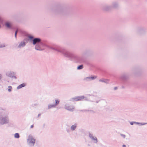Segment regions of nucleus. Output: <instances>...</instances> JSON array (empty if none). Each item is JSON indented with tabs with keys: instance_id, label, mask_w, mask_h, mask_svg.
Listing matches in <instances>:
<instances>
[{
	"instance_id": "2f4dec72",
	"label": "nucleus",
	"mask_w": 147,
	"mask_h": 147,
	"mask_svg": "<svg viewBox=\"0 0 147 147\" xmlns=\"http://www.w3.org/2000/svg\"><path fill=\"white\" fill-rule=\"evenodd\" d=\"M3 22V20L0 17V24H2Z\"/></svg>"
},
{
	"instance_id": "20e7f679",
	"label": "nucleus",
	"mask_w": 147,
	"mask_h": 147,
	"mask_svg": "<svg viewBox=\"0 0 147 147\" xmlns=\"http://www.w3.org/2000/svg\"><path fill=\"white\" fill-rule=\"evenodd\" d=\"M44 46H46L49 48L53 50H55L56 51H58L59 52L61 53V54H62L64 56V53L66 52V51L67 50L61 47H59L57 48H55L52 47H50L49 46L45 44V45H44Z\"/></svg>"
},
{
	"instance_id": "a19ab883",
	"label": "nucleus",
	"mask_w": 147,
	"mask_h": 147,
	"mask_svg": "<svg viewBox=\"0 0 147 147\" xmlns=\"http://www.w3.org/2000/svg\"><path fill=\"white\" fill-rule=\"evenodd\" d=\"M96 103H98V101L96 100Z\"/></svg>"
},
{
	"instance_id": "f3484780",
	"label": "nucleus",
	"mask_w": 147,
	"mask_h": 147,
	"mask_svg": "<svg viewBox=\"0 0 147 147\" xmlns=\"http://www.w3.org/2000/svg\"><path fill=\"white\" fill-rule=\"evenodd\" d=\"M111 6L112 9H116L119 7V4L117 2H113Z\"/></svg>"
},
{
	"instance_id": "a211bd4d",
	"label": "nucleus",
	"mask_w": 147,
	"mask_h": 147,
	"mask_svg": "<svg viewBox=\"0 0 147 147\" xmlns=\"http://www.w3.org/2000/svg\"><path fill=\"white\" fill-rule=\"evenodd\" d=\"M26 45V42L22 41L20 43L19 45L17 47L18 48H21L22 47H24Z\"/></svg>"
},
{
	"instance_id": "a18cd8bd",
	"label": "nucleus",
	"mask_w": 147,
	"mask_h": 147,
	"mask_svg": "<svg viewBox=\"0 0 147 147\" xmlns=\"http://www.w3.org/2000/svg\"><path fill=\"white\" fill-rule=\"evenodd\" d=\"M88 146H90V144H88Z\"/></svg>"
},
{
	"instance_id": "473e14b6",
	"label": "nucleus",
	"mask_w": 147,
	"mask_h": 147,
	"mask_svg": "<svg viewBox=\"0 0 147 147\" xmlns=\"http://www.w3.org/2000/svg\"><path fill=\"white\" fill-rule=\"evenodd\" d=\"M138 123H137V124H140V125H145L146 124V123H139V122H138Z\"/></svg>"
},
{
	"instance_id": "39448f33",
	"label": "nucleus",
	"mask_w": 147,
	"mask_h": 147,
	"mask_svg": "<svg viewBox=\"0 0 147 147\" xmlns=\"http://www.w3.org/2000/svg\"><path fill=\"white\" fill-rule=\"evenodd\" d=\"M83 99H84V100H85L93 102V101L89 100L88 97H85L83 96H78L71 98L70 99V101H81Z\"/></svg>"
},
{
	"instance_id": "dca6fc26",
	"label": "nucleus",
	"mask_w": 147,
	"mask_h": 147,
	"mask_svg": "<svg viewBox=\"0 0 147 147\" xmlns=\"http://www.w3.org/2000/svg\"><path fill=\"white\" fill-rule=\"evenodd\" d=\"M65 109L69 111H73L74 110V107L72 106H69L65 105L64 107Z\"/></svg>"
},
{
	"instance_id": "f03ea898",
	"label": "nucleus",
	"mask_w": 147,
	"mask_h": 147,
	"mask_svg": "<svg viewBox=\"0 0 147 147\" xmlns=\"http://www.w3.org/2000/svg\"><path fill=\"white\" fill-rule=\"evenodd\" d=\"M28 38L31 42H32L33 45H35V48L36 50L38 51H42L41 47L45 45L41 38H34L32 36H28Z\"/></svg>"
},
{
	"instance_id": "aec40b11",
	"label": "nucleus",
	"mask_w": 147,
	"mask_h": 147,
	"mask_svg": "<svg viewBox=\"0 0 147 147\" xmlns=\"http://www.w3.org/2000/svg\"><path fill=\"white\" fill-rule=\"evenodd\" d=\"M77 124L75 123L74 125H72L70 127V129L72 131H74L77 126Z\"/></svg>"
},
{
	"instance_id": "cd10ccee",
	"label": "nucleus",
	"mask_w": 147,
	"mask_h": 147,
	"mask_svg": "<svg viewBox=\"0 0 147 147\" xmlns=\"http://www.w3.org/2000/svg\"><path fill=\"white\" fill-rule=\"evenodd\" d=\"M8 88V91L9 92H11V89L12 88V87L11 86H9Z\"/></svg>"
},
{
	"instance_id": "e433bc0d",
	"label": "nucleus",
	"mask_w": 147,
	"mask_h": 147,
	"mask_svg": "<svg viewBox=\"0 0 147 147\" xmlns=\"http://www.w3.org/2000/svg\"><path fill=\"white\" fill-rule=\"evenodd\" d=\"M33 127H34V125H31L30 126V128H33Z\"/></svg>"
},
{
	"instance_id": "bb28decb",
	"label": "nucleus",
	"mask_w": 147,
	"mask_h": 147,
	"mask_svg": "<svg viewBox=\"0 0 147 147\" xmlns=\"http://www.w3.org/2000/svg\"><path fill=\"white\" fill-rule=\"evenodd\" d=\"M29 38L28 39V38H25V39H24L23 40V42H26V43H27L29 40Z\"/></svg>"
},
{
	"instance_id": "7ed1b4c3",
	"label": "nucleus",
	"mask_w": 147,
	"mask_h": 147,
	"mask_svg": "<svg viewBox=\"0 0 147 147\" xmlns=\"http://www.w3.org/2000/svg\"><path fill=\"white\" fill-rule=\"evenodd\" d=\"M50 11L52 13L55 15H63L65 13L66 9L60 6H56L51 8Z\"/></svg>"
},
{
	"instance_id": "4c0bfd02",
	"label": "nucleus",
	"mask_w": 147,
	"mask_h": 147,
	"mask_svg": "<svg viewBox=\"0 0 147 147\" xmlns=\"http://www.w3.org/2000/svg\"><path fill=\"white\" fill-rule=\"evenodd\" d=\"M41 114L40 113V114H39L38 115V117H39L40 115H41Z\"/></svg>"
},
{
	"instance_id": "423d86ee",
	"label": "nucleus",
	"mask_w": 147,
	"mask_h": 147,
	"mask_svg": "<svg viewBox=\"0 0 147 147\" xmlns=\"http://www.w3.org/2000/svg\"><path fill=\"white\" fill-rule=\"evenodd\" d=\"M146 31V28L142 26L138 27L136 28V32L138 34L140 35H142L145 34Z\"/></svg>"
},
{
	"instance_id": "a878e982",
	"label": "nucleus",
	"mask_w": 147,
	"mask_h": 147,
	"mask_svg": "<svg viewBox=\"0 0 147 147\" xmlns=\"http://www.w3.org/2000/svg\"><path fill=\"white\" fill-rule=\"evenodd\" d=\"M18 32V29H17L15 32V37L16 38V39L17 38V33Z\"/></svg>"
},
{
	"instance_id": "4be33fe9",
	"label": "nucleus",
	"mask_w": 147,
	"mask_h": 147,
	"mask_svg": "<svg viewBox=\"0 0 147 147\" xmlns=\"http://www.w3.org/2000/svg\"><path fill=\"white\" fill-rule=\"evenodd\" d=\"M140 71V69L137 68H136L133 69L132 70V72L134 74H136L138 72Z\"/></svg>"
},
{
	"instance_id": "c03bdc74",
	"label": "nucleus",
	"mask_w": 147,
	"mask_h": 147,
	"mask_svg": "<svg viewBox=\"0 0 147 147\" xmlns=\"http://www.w3.org/2000/svg\"><path fill=\"white\" fill-rule=\"evenodd\" d=\"M45 124H43V126H44H44H45Z\"/></svg>"
},
{
	"instance_id": "7c9ffc66",
	"label": "nucleus",
	"mask_w": 147,
	"mask_h": 147,
	"mask_svg": "<svg viewBox=\"0 0 147 147\" xmlns=\"http://www.w3.org/2000/svg\"><path fill=\"white\" fill-rule=\"evenodd\" d=\"M120 135H121V137H123V138H125V137H126V136L125 135L123 134H120Z\"/></svg>"
},
{
	"instance_id": "49530a36",
	"label": "nucleus",
	"mask_w": 147,
	"mask_h": 147,
	"mask_svg": "<svg viewBox=\"0 0 147 147\" xmlns=\"http://www.w3.org/2000/svg\"><path fill=\"white\" fill-rule=\"evenodd\" d=\"M1 28V25H0V28Z\"/></svg>"
},
{
	"instance_id": "0eeeda50",
	"label": "nucleus",
	"mask_w": 147,
	"mask_h": 147,
	"mask_svg": "<svg viewBox=\"0 0 147 147\" xmlns=\"http://www.w3.org/2000/svg\"><path fill=\"white\" fill-rule=\"evenodd\" d=\"M9 122V119L7 115L3 116L1 115L0 116V124L4 125L7 123Z\"/></svg>"
},
{
	"instance_id": "58836bf2",
	"label": "nucleus",
	"mask_w": 147,
	"mask_h": 147,
	"mask_svg": "<svg viewBox=\"0 0 147 147\" xmlns=\"http://www.w3.org/2000/svg\"><path fill=\"white\" fill-rule=\"evenodd\" d=\"M88 95L89 96H92V97H94V96L93 95H90V94H88Z\"/></svg>"
},
{
	"instance_id": "9d476101",
	"label": "nucleus",
	"mask_w": 147,
	"mask_h": 147,
	"mask_svg": "<svg viewBox=\"0 0 147 147\" xmlns=\"http://www.w3.org/2000/svg\"><path fill=\"white\" fill-rule=\"evenodd\" d=\"M4 26L8 29H13V24L10 21H6L4 24Z\"/></svg>"
},
{
	"instance_id": "c9c22d12",
	"label": "nucleus",
	"mask_w": 147,
	"mask_h": 147,
	"mask_svg": "<svg viewBox=\"0 0 147 147\" xmlns=\"http://www.w3.org/2000/svg\"><path fill=\"white\" fill-rule=\"evenodd\" d=\"M117 89V87H115L114 88V89L115 90H116Z\"/></svg>"
},
{
	"instance_id": "1a4fd4ad",
	"label": "nucleus",
	"mask_w": 147,
	"mask_h": 147,
	"mask_svg": "<svg viewBox=\"0 0 147 147\" xmlns=\"http://www.w3.org/2000/svg\"><path fill=\"white\" fill-rule=\"evenodd\" d=\"M60 102V100L59 99H56L55 100V103L53 104H49L48 105V109H50L55 108L59 104Z\"/></svg>"
},
{
	"instance_id": "f704fd0d",
	"label": "nucleus",
	"mask_w": 147,
	"mask_h": 147,
	"mask_svg": "<svg viewBox=\"0 0 147 147\" xmlns=\"http://www.w3.org/2000/svg\"><path fill=\"white\" fill-rule=\"evenodd\" d=\"M3 78V76L2 75L0 74V80H1Z\"/></svg>"
},
{
	"instance_id": "4468645a",
	"label": "nucleus",
	"mask_w": 147,
	"mask_h": 147,
	"mask_svg": "<svg viewBox=\"0 0 147 147\" xmlns=\"http://www.w3.org/2000/svg\"><path fill=\"white\" fill-rule=\"evenodd\" d=\"M102 9L104 11H109L112 10V9L111 5H106L103 7Z\"/></svg>"
},
{
	"instance_id": "37998d69",
	"label": "nucleus",
	"mask_w": 147,
	"mask_h": 147,
	"mask_svg": "<svg viewBox=\"0 0 147 147\" xmlns=\"http://www.w3.org/2000/svg\"><path fill=\"white\" fill-rule=\"evenodd\" d=\"M34 105L36 106L37 105V104H34Z\"/></svg>"
},
{
	"instance_id": "6ab92c4d",
	"label": "nucleus",
	"mask_w": 147,
	"mask_h": 147,
	"mask_svg": "<svg viewBox=\"0 0 147 147\" xmlns=\"http://www.w3.org/2000/svg\"><path fill=\"white\" fill-rule=\"evenodd\" d=\"M100 82H104L106 84H108L109 82V80L105 78H102L99 80Z\"/></svg>"
},
{
	"instance_id": "72a5a7b5",
	"label": "nucleus",
	"mask_w": 147,
	"mask_h": 147,
	"mask_svg": "<svg viewBox=\"0 0 147 147\" xmlns=\"http://www.w3.org/2000/svg\"><path fill=\"white\" fill-rule=\"evenodd\" d=\"M66 131L68 133H69L70 131V130L69 129H66Z\"/></svg>"
},
{
	"instance_id": "f8f14e48",
	"label": "nucleus",
	"mask_w": 147,
	"mask_h": 147,
	"mask_svg": "<svg viewBox=\"0 0 147 147\" xmlns=\"http://www.w3.org/2000/svg\"><path fill=\"white\" fill-rule=\"evenodd\" d=\"M120 79L123 81H126L129 78V75L127 74H124L120 76Z\"/></svg>"
},
{
	"instance_id": "6e6552de",
	"label": "nucleus",
	"mask_w": 147,
	"mask_h": 147,
	"mask_svg": "<svg viewBox=\"0 0 147 147\" xmlns=\"http://www.w3.org/2000/svg\"><path fill=\"white\" fill-rule=\"evenodd\" d=\"M27 142L30 146H33L35 143V140L32 135H30L27 139Z\"/></svg>"
},
{
	"instance_id": "393cba45",
	"label": "nucleus",
	"mask_w": 147,
	"mask_h": 147,
	"mask_svg": "<svg viewBox=\"0 0 147 147\" xmlns=\"http://www.w3.org/2000/svg\"><path fill=\"white\" fill-rule=\"evenodd\" d=\"M19 134L18 133H16L14 135V137L16 138H20Z\"/></svg>"
},
{
	"instance_id": "c85d7f7f",
	"label": "nucleus",
	"mask_w": 147,
	"mask_h": 147,
	"mask_svg": "<svg viewBox=\"0 0 147 147\" xmlns=\"http://www.w3.org/2000/svg\"><path fill=\"white\" fill-rule=\"evenodd\" d=\"M130 124L131 125H133L134 124H137V123H139L138 122H134V121L131 122H130Z\"/></svg>"
},
{
	"instance_id": "b1692460",
	"label": "nucleus",
	"mask_w": 147,
	"mask_h": 147,
	"mask_svg": "<svg viewBox=\"0 0 147 147\" xmlns=\"http://www.w3.org/2000/svg\"><path fill=\"white\" fill-rule=\"evenodd\" d=\"M84 67L83 65H78L77 67V69L78 70H80L82 69Z\"/></svg>"
},
{
	"instance_id": "79ce46f5",
	"label": "nucleus",
	"mask_w": 147,
	"mask_h": 147,
	"mask_svg": "<svg viewBox=\"0 0 147 147\" xmlns=\"http://www.w3.org/2000/svg\"><path fill=\"white\" fill-rule=\"evenodd\" d=\"M121 88H124V86H122Z\"/></svg>"
},
{
	"instance_id": "5701e85b",
	"label": "nucleus",
	"mask_w": 147,
	"mask_h": 147,
	"mask_svg": "<svg viewBox=\"0 0 147 147\" xmlns=\"http://www.w3.org/2000/svg\"><path fill=\"white\" fill-rule=\"evenodd\" d=\"M7 46V45L5 43H1L0 42V48L5 47Z\"/></svg>"
},
{
	"instance_id": "ddd939ff",
	"label": "nucleus",
	"mask_w": 147,
	"mask_h": 147,
	"mask_svg": "<svg viewBox=\"0 0 147 147\" xmlns=\"http://www.w3.org/2000/svg\"><path fill=\"white\" fill-rule=\"evenodd\" d=\"M97 78L96 76H91V77H88L85 78L84 79V80L86 82L90 81L96 79Z\"/></svg>"
},
{
	"instance_id": "412c9836",
	"label": "nucleus",
	"mask_w": 147,
	"mask_h": 147,
	"mask_svg": "<svg viewBox=\"0 0 147 147\" xmlns=\"http://www.w3.org/2000/svg\"><path fill=\"white\" fill-rule=\"evenodd\" d=\"M26 86V84L25 83H23L18 86L17 88V89H19L25 87Z\"/></svg>"
},
{
	"instance_id": "f257e3e1",
	"label": "nucleus",
	"mask_w": 147,
	"mask_h": 147,
	"mask_svg": "<svg viewBox=\"0 0 147 147\" xmlns=\"http://www.w3.org/2000/svg\"><path fill=\"white\" fill-rule=\"evenodd\" d=\"M64 53V57L72 60L75 63H81L84 61L83 57L81 56L75 55L74 53L67 50Z\"/></svg>"
},
{
	"instance_id": "c756f323",
	"label": "nucleus",
	"mask_w": 147,
	"mask_h": 147,
	"mask_svg": "<svg viewBox=\"0 0 147 147\" xmlns=\"http://www.w3.org/2000/svg\"><path fill=\"white\" fill-rule=\"evenodd\" d=\"M82 111H92V112H93V110H89L88 109H86L84 110H83Z\"/></svg>"
},
{
	"instance_id": "9b49d317",
	"label": "nucleus",
	"mask_w": 147,
	"mask_h": 147,
	"mask_svg": "<svg viewBox=\"0 0 147 147\" xmlns=\"http://www.w3.org/2000/svg\"><path fill=\"white\" fill-rule=\"evenodd\" d=\"M6 75L12 79H16L17 77L16 76L14 75L16 74V73L13 71H11L10 72H8L6 73Z\"/></svg>"
},
{
	"instance_id": "ea45409f",
	"label": "nucleus",
	"mask_w": 147,
	"mask_h": 147,
	"mask_svg": "<svg viewBox=\"0 0 147 147\" xmlns=\"http://www.w3.org/2000/svg\"><path fill=\"white\" fill-rule=\"evenodd\" d=\"M122 147H126V145H123V146H122Z\"/></svg>"
},
{
	"instance_id": "2eb2a0df",
	"label": "nucleus",
	"mask_w": 147,
	"mask_h": 147,
	"mask_svg": "<svg viewBox=\"0 0 147 147\" xmlns=\"http://www.w3.org/2000/svg\"><path fill=\"white\" fill-rule=\"evenodd\" d=\"M89 137L92 140H94L93 142L95 143H97L98 142V140L96 137H94L92 136V134H91L90 132H89Z\"/></svg>"
}]
</instances>
